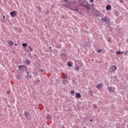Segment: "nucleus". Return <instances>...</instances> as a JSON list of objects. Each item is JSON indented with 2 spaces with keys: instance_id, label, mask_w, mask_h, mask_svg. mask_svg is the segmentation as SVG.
<instances>
[{
  "instance_id": "nucleus-1",
  "label": "nucleus",
  "mask_w": 128,
  "mask_h": 128,
  "mask_svg": "<svg viewBox=\"0 0 128 128\" xmlns=\"http://www.w3.org/2000/svg\"><path fill=\"white\" fill-rule=\"evenodd\" d=\"M68 4H74L76 8L82 6L83 8H86L88 10H90V6H89L88 2L84 0H78V2L76 0H74V2L72 0V2L68 3Z\"/></svg>"
},
{
  "instance_id": "nucleus-2",
  "label": "nucleus",
  "mask_w": 128,
  "mask_h": 128,
  "mask_svg": "<svg viewBox=\"0 0 128 128\" xmlns=\"http://www.w3.org/2000/svg\"><path fill=\"white\" fill-rule=\"evenodd\" d=\"M117 68H118L116 67V66L114 65L110 68V72H114Z\"/></svg>"
},
{
  "instance_id": "nucleus-3",
  "label": "nucleus",
  "mask_w": 128,
  "mask_h": 128,
  "mask_svg": "<svg viewBox=\"0 0 128 128\" xmlns=\"http://www.w3.org/2000/svg\"><path fill=\"white\" fill-rule=\"evenodd\" d=\"M102 22H110V19L108 18V16H104L101 18Z\"/></svg>"
},
{
  "instance_id": "nucleus-4",
  "label": "nucleus",
  "mask_w": 128,
  "mask_h": 128,
  "mask_svg": "<svg viewBox=\"0 0 128 128\" xmlns=\"http://www.w3.org/2000/svg\"><path fill=\"white\" fill-rule=\"evenodd\" d=\"M108 90L109 92H114L116 88L114 87L110 86V87H108Z\"/></svg>"
},
{
  "instance_id": "nucleus-5",
  "label": "nucleus",
  "mask_w": 128,
  "mask_h": 128,
  "mask_svg": "<svg viewBox=\"0 0 128 128\" xmlns=\"http://www.w3.org/2000/svg\"><path fill=\"white\" fill-rule=\"evenodd\" d=\"M18 12H16V10L10 13V16H11L12 18H14V16H16V14H17Z\"/></svg>"
},
{
  "instance_id": "nucleus-6",
  "label": "nucleus",
  "mask_w": 128,
  "mask_h": 128,
  "mask_svg": "<svg viewBox=\"0 0 128 128\" xmlns=\"http://www.w3.org/2000/svg\"><path fill=\"white\" fill-rule=\"evenodd\" d=\"M75 98H82V94L80 92H76Z\"/></svg>"
},
{
  "instance_id": "nucleus-7",
  "label": "nucleus",
  "mask_w": 128,
  "mask_h": 128,
  "mask_svg": "<svg viewBox=\"0 0 128 128\" xmlns=\"http://www.w3.org/2000/svg\"><path fill=\"white\" fill-rule=\"evenodd\" d=\"M96 88L98 90H100V88H102V83L99 84H97V85L96 86Z\"/></svg>"
},
{
  "instance_id": "nucleus-8",
  "label": "nucleus",
  "mask_w": 128,
  "mask_h": 128,
  "mask_svg": "<svg viewBox=\"0 0 128 128\" xmlns=\"http://www.w3.org/2000/svg\"><path fill=\"white\" fill-rule=\"evenodd\" d=\"M8 44L10 46H14V42L12 41V40H9L8 42Z\"/></svg>"
},
{
  "instance_id": "nucleus-9",
  "label": "nucleus",
  "mask_w": 128,
  "mask_h": 128,
  "mask_svg": "<svg viewBox=\"0 0 128 128\" xmlns=\"http://www.w3.org/2000/svg\"><path fill=\"white\" fill-rule=\"evenodd\" d=\"M24 115L26 116V118H30V113H28V112H25Z\"/></svg>"
},
{
  "instance_id": "nucleus-10",
  "label": "nucleus",
  "mask_w": 128,
  "mask_h": 128,
  "mask_svg": "<svg viewBox=\"0 0 128 128\" xmlns=\"http://www.w3.org/2000/svg\"><path fill=\"white\" fill-rule=\"evenodd\" d=\"M67 64H68V66H70V68H72V62H68L67 63Z\"/></svg>"
},
{
  "instance_id": "nucleus-11",
  "label": "nucleus",
  "mask_w": 128,
  "mask_h": 128,
  "mask_svg": "<svg viewBox=\"0 0 128 128\" xmlns=\"http://www.w3.org/2000/svg\"><path fill=\"white\" fill-rule=\"evenodd\" d=\"M18 68H20V70H22V68H24V65L18 66Z\"/></svg>"
},
{
  "instance_id": "nucleus-12",
  "label": "nucleus",
  "mask_w": 128,
  "mask_h": 128,
  "mask_svg": "<svg viewBox=\"0 0 128 128\" xmlns=\"http://www.w3.org/2000/svg\"><path fill=\"white\" fill-rule=\"evenodd\" d=\"M110 8H112V7L110 5H108L106 6V10H110Z\"/></svg>"
},
{
  "instance_id": "nucleus-13",
  "label": "nucleus",
  "mask_w": 128,
  "mask_h": 128,
  "mask_svg": "<svg viewBox=\"0 0 128 128\" xmlns=\"http://www.w3.org/2000/svg\"><path fill=\"white\" fill-rule=\"evenodd\" d=\"M50 114H48L46 116V118L47 120H50Z\"/></svg>"
},
{
  "instance_id": "nucleus-14",
  "label": "nucleus",
  "mask_w": 128,
  "mask_h": 128,
  "mask_svg": "<svg viewBox=\"0 0 128 128\" xmlns=\"http://www.w3.org/2000/svg\"><path fill=\"white\" fill-rule=\"evenodd\" d=\"M71 10H73L74 12H78V8L73 9L72 8H70Z\"/></svg>"
},
{
  "instance_id": "nucleus-15",
  "label": "nucleus",
  "mask_w": 128,
  "mask_h": 128,
  "mask_svg": "<svg viewBox=\"0 0 128 128\" xmlns=\"http://www.w3.org/2000/svg\"><path fill=\"white\" fill-rule=\"evenodd\" d=\"M74 70H75L78 71V70H80V68L78 67V66H76L74 67Z\"/></svg>"
},
{
  "instance_id": "nucleus-16",
  "label": "nucleus",
  "mask_w": 128,
  "mask_h": 128,
  "mask_svg": "<svg viewBox=\"0 0 128 128\" xmlns=\"http://www.w3.org/2000/svg\"><path fill=\"white\" fill-rule=\"evenodd\" d=\"M92 90H89L88 94H90V96H92Z\"/></svg>"
},
{
  "instance_id": "nucleus-17",
  "label": "nucleus",
  "mask_w": 128,
  "mask_h": 128,
  "mask_svg": "<svg viewBox=\"0 0 128 128\" xmlns=\"http://www.w3.org/2000/svg\"><path fill=\"white\" fill-rule=\"evenodd\" d=\"M28 46V44L26 43H24L22 44V46H24V48H26V46Z\"/></svg>"
},
{
  "instance_id": "nucleus-18",
  "label": "nucleus",
  "mask_w": 128,
  "mask_h": 128,
  "mask_svg": "<svg viewBox=\"0 0 128 128\" xmlns=\"http://www.w3.org/2000/svg\"><path fill=\"white\" fill-rule=\"evenodd\" d=\"M26 64H30V61L29 60H26Z\"/></svg>"
},
{
  "instance_id": "nucleus-19",
  "label": "nucleus",
  "mask_w": 128,
  "mask_h": 128,
  "mask_svg": "<svg viewBox=\"0 0 128 128\" xmlns=\"http://www.w3.org/2000/svg\"><path fill=\"white\" fill-rule=\"evenodd\" d=\"M28 48L30 49V52H32L33 49H32V47H30V46H28Z\"/></svg>"
},
{
  "instance_id": "nucleus-20",
  "label": "nucleus",
  "mask_w": 128,
  "mask_h": 128,
  "mask_svg": "<svg viewBox=\"0 0 128 128\" xmlns=\"http://www.w3.org/2000/svg\"><path fill=\"white\" fill-rule=\"evenodd\" d=\"M102 49L99 50H97V52H98V54H100V52H102Z\"/></svg>"
},
{
  "instance_id": "nucleus-21",
  "label": "nucleus",
  "mask_w": 128,
  "mask_h": 128,
  "mask_svg": "<svg viewBox=\"0 0 128 128\" xmlns=\"http://www.w3.org/2000/svg\"><path fill=\"white\" fill-rule=\"evenodd\" d=\"M26 72V74H28V76H26V78H30V73H28V72Z\"/></svg>"
},
{
  "instance_id": "nucleus-22",
  "label": "nucleus",
  "mask_w": 128,
  "mask_h": 128,
  "mask_svg": "<svg viewBox=\"0 0 128 128\" xmlns=\"http://www.w3.org/2000/svg\"><path fill=\"white\" fill-rule=\"evenodd\" d=\"M70 94H74V90H72L71 92H70Z\"/></svg>"
},
{
  "instance_id": "nucleus-23",
  "label": "nucleus",
  "mask_w": 128,
  "mask_h": 128,
  "mask_svg": "<svg viewBox=\"0 0 128 128\" xmlns=\"http://www.w3.org/2000/svg\"><path fill=\"white\" fill-rule=\"evenodd\" d=\"M108 42H112V38H109L108 40Z\"/></svg>"
},
{
  "instance_id": "nucleus-24",
  "label": "nucleus",
  "mask_w": 128,
  "mask_h": 128,
  "mask_svg": "<svg viewBox=\"0 0 128 128\" xmlns=\"http://www.w3.org/2000/svg\"><path fill=\"white\" fill-rule=\"evenodd\" d=\"M121 4H124V0H119Z\"/></svg>"
},
{
  "instance_id": "nucleus-25",
  "label": "nucleus",
  "mask_w": 128,
  "mask_h": 128,
  "mask_svg": "<svg viewBox=\"0 0 128 128\" xmlns=\"http://www.w3.org/2000/svg\"><path fill=\"white\" fill-rule=\"evenodd\" d=\"M116 54H120V51H117V52H116Z\"/></svg>"
},
{
  "instance_id": "nucleus-26",
  "label": "nucleus",
  "mask_w": 128,
  "mask_h": 128,
  "mask_svg": "<svg viewBox=\"0 0 128 128\" xmlns=\"http://www.w3.org/2000/svg\"><path fill=\"white\" fill-rule=\"evenodd\" d=\"M128 51L124 53V56H128Z\"/></svg>"
},
{
  "instance_id": "nucleus-27",
  "label": "nucleus",
  "mask_w": 128,
  "mask_h": 128,
  "mask_svg": "<svg viewBox=\"0 0 128 128\" xmlns=\"http://www.w3.org/2000/svg\"><path fill=\"white\" fill-rule=\"evenodd\" d=\"M40 72H44V70H40Z\"/></svg>"
},
{
  "instance_id": "nucleus-28",
  "label": "nucleus",
  "mask_w": 128,
  "mask_h": 128,
  "mask_svg": "<svg viewBox=\"0 0 128 128\" xmlns=\"http://www.w3.org/2000/svg\"><path fill=\"white\" fill-rule=\"evenodd\" d=\"M64 2H68V0H64Z\"/></svg>"
},
{
  "instance_id": "nucleus-29",
  "label": "nucleus",
  "mask_w": 128,
  "mask_h": 128,
  "mask_svg": "<svg viewBox=\"0 0 128 128\" xmlns=\"http://www.w3.org/2000/svg\"><path fill=\"white\" fill-rule=\"evenodd\" d=\"M4 18H6V16H4H4H2V19H3V20H4Z\"/></svg>"
},
{
  "instance_id": "nucleus-30",
  "label": "nucleus",
  "mask_w": 128,
  "mask_h": 128,
  "mask_svg": "<svg viewBox=\"0 0 128 128\" xmlns=\"http://www.w3.org/2000/svg\"><path fill=\"white\" fill-rule=\"evenodd\" d=\"M90 2H94V0H90Z\"/></svg>"
},
{
  "instance_id": "nucleus-31",
  "label": "nucleus",
  "mask_w": 128,
  "mask_h": 128,
  "mask_svg": "<svg viewBox=\"0 0 128 128\" xmlns=\"http://www.w3.org/2000/svg\"><path fill=\"white\" fill-rule=\"evenodd\" d=\"M14 46H18V44H14Z\"/></svg>"
},
{
  "instance_id": "nucleus-32",
  "label": "nucleus",
  "mask_w": 128,
  "mask_h": 128,
  "mask_svg": "<svg viewBox=\"0 0 128 128\" xmlns=\"http://www.w3.org/2000/svg\"><path fill=\"white\" fill-rule=\"evenodd\" d=\"M120 54H124V52H120Z\"/></svg>"
},
{
  "instance_id": "nucleus-33",
  "label": "nucleus",
  "mask_w": 128,
  "mask_h": 128,
  "mask_svg": "<svg viewBox=\"0 0 128 128\" xmlns=\"http://www.w3.org/2000/svg\"><path fill=\"white\" fill-rule=\"evenodd\" d=\"M90 122H92V119H91V120H90Z\"/></svg>"
},
{
  "instance_id": "nucleus-34",
  "label": "nucleus",
  "mask_w": 128,
  "mask_h": 128,
  "mask_svg": "<svg viewBox=\"0 0 128 128\" xmlns=\"http://www.w3.org/2000/svg\"><path fill=\"white\" fill-rule=\"evenodd\" d=\"M93 54H94V51H93Z\"/></svg>"
},
{
  "instance_id": "nucleus-35",
  "label": "nucleus",
  "mask_w": 128,
  "mask_h": 128,
  "mask_svg": "<svg viewBox=\"0 0 128 128\" xmlns=\"http://www.w3.org/2000/svg\"><path fill=\"white\" fill-rule=\"evenodd\" d=\"M84 128H86V126H84Z\"/></svg>"
},
{
  "instance_id": "nucleus-36",
  "label": "nucleus",
  "mask_w": 128,
  "mask_h": 128,
  "mask_svg": "<svg viewBox=\"0 0 128 128\" xmlns=\"http://www.w3.org/2000/svg\"><path fill=\"white\" fill-rule=\"evenodd\" d=\"M50 49H51V48H52L50 46Z\"/></svg>"
},
{
  "instance_id": "nucleus-37",
  "label": "nucleus",
  "mask_w": 128,
  "mask_h": 128,
  "mask_svg": "<svg viewBox=\"0 0 128 128\" xmlns=\"http://www.w3.org/2000/svg\"><path fill=\"white\" fill-rule=\"evenodd\" d=\"M27 51H28V52H30V50H27Z\"/></svg>"
},
{
  "instance_id": "nucleus-38",
  "label": "nucleus",
  "mask_w": 128,
  "mask_h": 128,
  "mask_svg": "<svg viewBox=\"0 0 128 128\" xmlns=\"http://www.w3.org/2000/svg\"><path fill=\"white\" fill-rule=\"evenodd\" d=\"M8 94H10V92H8Z\"/></svg>"
},
{
  "instance_id": "nucleus-39",
  "label": "nucleus",
  "mask_w": 128,
  "mask_h": 128,
  "mask_svg": "<svg viewBox=\"0 0 128 128\" xmlns=\"http://www.w3.org/2000/svg\"><path fill=\"white\" fill-rule=\"evenodd\" d=\"M72 2H74V0H73V1Z\"/></svg>"
},
{
  "instance_id": "nucleus-40",
  "label": "nucleus",
  "mask_w": 128,
  "mask_h": 128,
  "mask_svg": "<svg viewBox=\"0 0 128 128\" xmlns=\"http://www.w3.org/2000/svg\"><path fill=\"white\" fill-rule=\"evenodd\" d=\"M80 14H82V12H80Z\"/></svg>"
}]
</instances>
